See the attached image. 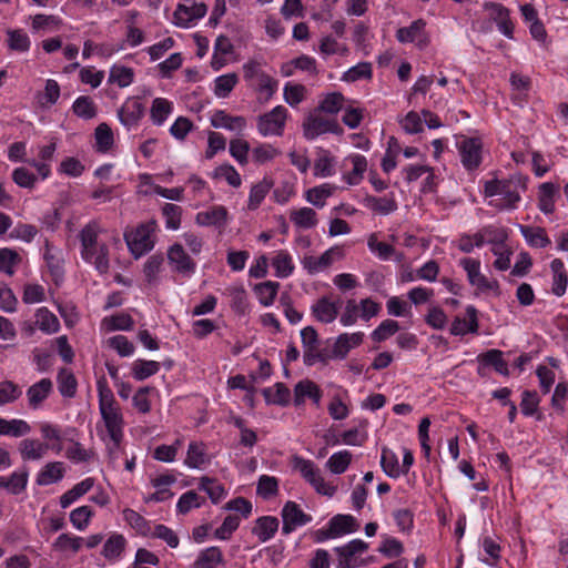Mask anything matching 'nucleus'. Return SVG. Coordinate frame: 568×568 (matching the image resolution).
<instances>
[{
  "label": "nucleus",
  "mask_w": 568,
  "mask_h": 568,
  "mask_svg": "<svg viewBox=\"0 0 568 568\" xmlns=\"http://www.w3.org/2000/svg\"><path fill=\"white\" fill-rule=\"evenodd\" d=\"M101 230L95 222H90L80 232L82 257L85 261H93L95 268L105 274L109 270V248L104 243H98Z\"/></svg>",
  "instance_id": "f257e3e1"
},
{
  "label": "nucleus",
  "mask_w": 568,
  "mask_h": 568,
  "mask_svg": "<svg viewBox=\"0 0 568 568\" xmlns=\"http://www.w3.org/2000/svg\"><path fill=\"white\" fill-rule=\"evenodd\" d=\"M293 468L314 487V489L324 496L332 497L336 493V487L326 483L321 476L320 468L310 459L300 456L293 457Z\"/></svg>",
  "instance_id": "f03ea898"
},
{
  "label": "nucleus",
  "mask_w": 568,
  "mask_h": 568,
  "mask_svg": "<svg viewBox=\"0 0 568 568\" xmlns=\"http://www.w3.org/2000/svg\"><path fill=\"white\" fill-rule=\"evenodd\" d=\"M155 221H150L140 224L131 232L124 233L126 244L135 257H140L153 248L152 233L155 231Z\"/></svg>",
  "instance_id": "7ed1b4c3"
},
{
  "label": "nucleus",
  "mask_w": 568,
  "mask_h": 568,
  "mask_svg": "<svg viewBox=\"0 0 568 568\" xmlns=\"http://www.w3.org/2000/svg\"><path fill=\"white\" fill-rule=\"evenodd\" d=\"M287 119V110L277 105L272 111L258 116L257 129L263 136L276 135L281 136L284 132Z\"/></svg>",
  "instance_id": "20e7f679"
},
{
  "label": "nucleus",
  "mask_w": 568,
  "mask_h": 568,
  "mask_svg": "<svg viewBox=\"0 0 568 568\" xmlns=\"http://www.w3.org/2000/svg\"><path fill=\"white\" fill-rule=\"evenodd\" d=\"M338 130L339 126L335 120L323 116L316 109L306 116L303 123V133L307 140H313L327 132H337Z\"/></svg>",
  "instance_id": "39448f33"
},
{
  "label": "nucleus",
  "mask_w": 568,
  "mask_h": 568,
  "mask_svg": "<svg viewBox=\"0 0 568 568\" xmlns=\"http://www.w3.org/2000/svg\"><path fill=\"white\" fill-rule=\"evenodd\" d=\"M460 160L468 171L476 170L481 163L483 143L478 138L463 136L457 143Z\"/></svg>",
  "instance_id": "423d86ee"
},
{
  "label": "nucleus",
  "mask_w": 568,
  "mask_h": 568,
  "mask_svg": "<svg viewBox=\"0 0 568 568\" xmlns=\"http://www.w3.org/2000/svg\"><path fill=\"white\" fill-rule=\"evenodd\" d=\"M283 519L282 532L291 534L297 527L306 525L312 517L305 514L295 501H286L281 513Z\"/></svg>",
  "instance_id": "0eeeda50"
},
{
  "label": "nucleus",
  "mask_w": 568,
  "mask_h": 568,
  "mask_svg": "<svg viewBox=\"0 0 568 568\" xmlns=\"http://www.w3.org/2000/svg\"><path fill=\"white\" fill-rule=\"evenodd\" d=\"M518 186L525 187V183L520 176H513L509 180H503L500 194L503 197L498 201H491L490 204L499 210L514 209L520 200Z\"/></svg>",
  "instance_id": "6e6552de"
},
{
  "label": "nucleus",
  "mask_w": 568,
  "mask_h": 568,
  "mask_svg": "<svg viewBox=\"0 0 568 568\" xmlns=\"http://www.w3.org/2000/svg\"><path fill=\"white\" fill-rule=\"evenodd\" d=\"M425 27V20L418 19L409 27L399 28L396 38L402 43L416 42L419 48H425L429 42Z\"/></svg>",
  "instance_id": "1a4fd4ad"
},
{
  "label": "nucleus",
  "mask_w": 568,
  "mask_h": 568,
  "mask_svg": "<svg viewBox=\"0 0 568 568\" xmlns=\"http://www.w3.org/2000/svg\"><path fill=\"white\" fill-rule=\"evenodd\" d=\"M100 413L104 420L111 442H114L115 448H119L123 437V418L119 406L100 409Z\"/></svg>",
  "instance_id": "9d476101"
},
{
  "label": "nucleus",
  "mask_w": 568,
  "mask_h": 568,
  "mask_svg": "<svg viewBox=\"0 0 568 568\" xmlns=\"http://www.w3.org/2000/svg\"><path fill=\"white\" fill-rule=\"evenodd\" d=\"M341 300H332L329 296L318 298L312 306V314L322 323L328 324L336 320L339 312Z\"/></svg>",
  "instance_id": "9b49d317"
},
{
  "label": "nucleus",
  "mask_w": 568,
  "mask_h": 568,
  "mask_svg": "<svg viewBox=\"0 0 568 568\" xmlns=\"http://www.w3.org/2000/svg\"><path fill=\"white\" fill-rule=\"evenodd\" d=\"M460 265L466 271L469 283L477 286L479 290L487 291L498 286L496 281L490 282L485 275L480 273V262L478 260L466 257L460 260Z\"/></svg>",
  "instance_id": "f8f14e48"
},
{
  "label": "nucleus",
  "mask_w": 568,
  "mask_h": 568,
  "mask_svg": "<svg viewBox=\"0 0 568 568\" xmlns=\"http://www.w3.org/2000/svg\"><path fill=\"white\" fill-rule=\"evenodd\" d=\"M143 115L144 105L135 98L128 99L118 111L121 123L128 129L136 126Z\"/></svg>",
  "instance_id": "ddd939ff"
},
{
  "label": "nucleus",
  "mask_w": 568,
  "mask_h": 568,
  "mask_svg": "<svg viewBox=\"0 0 568 568\" xmlns=\"http://www.w3.org/2000/svg\"><path fill=\"white\" fill-rule=\"evenodd\" d=\"M206 10L207 8L204 3L179 4L173 14L174 24L186 28L191 22L204 17Z\"/></svg>",
  "instance_id": "4468645a"
},
{
  "label": "nucleus",
  "mask_w": 568,
  "mask_h": 568,
  "mask_svg": "<svg viewBox=\"0 0 568 568\" xmlns=\"http://www.w3.org/2000/svg\"><path fill=\"white\" fill-rule=\"evenodd\" d=\"M364 334L362 332L356 333H343L337 336L332 349V357L337 359H344L348 352L363 343Z\"/></svg>",
  "instance_id": "2eb2a0df"
},
{
  "label": "nucleus",
  "mask_w": 568,
  "mask_h": 568,
  "mask_svg": "<svg viewBox=\"0 0 568 568\" xmlns=\"http://www.w3.org/2000/svg\"><path fill=\"white\" fill-rule=\"evenodd\" d=\"M168 260L179 273L191 274L195 270V262L186 254L181 244H173L168 252Z\"/></svg>",
  "instance_id": "dca6fc26"
},
{
  "label": "nucleus",
  "mask_w": 568,
  "mask_h": 568,
  "mask_svg": "<svg viewBox=\"0 0 568 568\" xmlns=\"http://www.w3.org/2000/svg\"><path fill=\"white\" fill-rule=\"evenodd\" d=\"M305 398L312 399V402L318 406L322 398L321 388L311 379H303L298 382L294 387V404L300 406L304 404Z\"/></svg>",
  "instance_id": "f3484780"
},
{
  "label": "nucleus",
  "mask_w": 568,
  "mask_h": 568,
  "mask_svg": "<svg viewBox=\"0 0 568 568\" xmlns=\"http://www.w3.org/2000/svg\"><path fill=\"white\" fill-rule=\"evenodd\" d=\"M466 315L468 320L455 317L450 326L452 335H465L467 333H478L479 324L477 318V310L474 306L466 308Z\"/></svg>",
  "instance_id": "a211bd4d"
},
{
  "label": "nucleus",
  "mask_w": 568,
  "mask_h": 568,
  "mask_svg": "<svg viewBox=\"0 0 568 568\" xmlns=\"http://www.w3.org/2000/svg\"><path fill=\"white\" fill-rule=\"evenodd\" d=\"M49 445L33 438H26L19 443V452L23 460H39L44 457Z\"/></svg>",
  "instance_id": "6ab92c4d"
},
{
  "label": "nucleus",
  "mask_w": 568,
  "mask_h": 568,
  "mask_svg": "<svg viewBox=\"0 0 568 568\" xmlns=\"http://www.w3.org/2000/svg\"><path fill=\"white\" fill-rule=\"evenodd\" d=\"M280 521L273 516H263L256 519L252 529L253 535L257 536L260 541L265 542L277 531Z\"/></svg>",
  "instance_id": "aec40b11"
},
{
  "label": "nucleus",
  "mask_w": 568,
  "mask_h": 568,
  "mask_svg": "<svg viewBox=\"0 0 568 568\" xmlns=\"http://www.w3.org/2000/svg\"><path fill=\"white\" fill-rule=\"evenodd\" d=\"M227 220V211L224 206H214L196 215V222L203 226H224Z\"/></svg>",
  "instance_id": "412c9836"
},
{
  "label": "nucleus",
  "mask_w": 568,
  "mask_h": 568,
  "mask_svg": "<svg viewBox=\"0 0 568 568\" xmlns=\"http://www.w3.org/2000/svg\"><path fill=\"white\" fill-rule=\"evenodd\" d=\"M211 124L214 128L242 131L246 125V120L243 116H232L225 111L219 110L212 115Z\"/></svg>",
  "instance_id": "4be33fe9"
},
{
  "label": "nucleus",
  "mask_w": 568,
  "mask_h": 568,
  "mask_svg": "<svg viewBox=\"0 0 568 568\" xmlns=\"http://www.w3.org/2000/svg\"><path fill=\"white\" fill-rule=\"evenodd\" d=\"M52 382L49 378H42L33 384L27 390L28 402L32 408H37L51 393Z\"/></svg>",
  "instance_id": "5701e85b"
},
{
  "label": "nucleus",
  "mask_w": 568,
  "mask_h": 568,
  "mask_svg": "<svg viewBox=\"0 0 568 568\" xmlns=\"http://www.w3.org/2000/svg\"><path fill=\"white\" fill-rule=\"evenodd\" d=\"M31 432V426L22 419L0 418V436L22 437Z\"/></svg>",
  "instance_id": "b1692460"
},
{
  "label": "nucleus",
  "mask_w": 568,
  "mask_h": 568,
  "mask_svg": "<svg viewBox=\"0 0 568 568\" xmlns=\"http://www.w3.org/2000/svg\"><path fill=\"white\" fill-rule=\"evenodd\" d=\"M94 485L93 478H87L79 484L74 485L70 490L60 497V505L62 508L69 507L77 499L85 495Z\"/></svg>",
  "instance_id": "393cba45"
},
{
  "label": "nucleus",
  "mask_w": 568,
  "mask_h": 568,
  "mask_svg": "<svg viewBox=\"0 0 568 568\" xmlns=\"http://www.w3.org/2000/svg\"><path fill=\"white\" fill-rule=\"evenodd\" d=\"M64 474L63 464L60 462H52L47 464L37 477V484L40 486L49 485L59 481Z\"/></svg>",
  "instance_id": "a878e982"
},
{
  "label": "nucleus",
  "mask_w": 568,
  "mask_h": 568,
  "mask_svg": "<svg viewBox=\"0 0 568 568\" xmlns=\"http://www.w3.org/2000/svg\"><path fill=\"white\" fill-rule=\"evenodd\" d=\"M367 246L371 252L375 253L383 261H387L394 255H396L397 261H402L403 258V254H396V251L392 245L379 242L376 233L369 235Z\"/></svg>",
  "instance_id": "bb28decb"
},
{
  "label": "nucleus",
  "mask_w": 568,
  "mask_h": 568,
  "mask_svg": "<svg viewBox=\"0 0 568 568\" xmlns=\"http://www.w3.org/2000/svg\"><path fill=\"white\" fill-rule=\"evenodd\" d=\"M126 546V540L122 535H112L103 545L102 555L105 559L113 561L120 558Z\"/></svg>",
  "instance_id": "cd10ccee"
},
{
  "label": "nucleus",
  "mask_w": 568,
  "mask_h": 568,
  "mask_svg": "<svg viewBox=\"0 0 568 568\" xmlns=\"http://www.w3.org/2000/svg\"><path fill=\"white\" fill-rule=\"evenodd\" d=\"M263 395L267 404L285 406L290 403V389L283 383H276L274 387L263 389Z\"/></svg>",
  "instance_id": "c85d7f7f"
},
{
  "label": "nucleus",
  "mask_w": 568,
  "mask_h": 568,
  "mask_svg": "<svg viewBox=\"0 0 568 568\" xmlns=\"http://www.w3.org/2000/svg\"><path fill=\"white\" fill-rule=\"evenodd\" d=\"M57 379L59 392L63 397L72 398L75 396L78 382L71 371L61 368Z\"/></svg>",
  "instance_id": "c756f323"
},
{
  "label": "nucleus",
  "mask_w": 568,
  "mask_h": 568,
  "mask_svg": "<svg viewBox=\"0 0 568 568\" xmlns=\"http://www.w3.org/2000/svg\"><path fill=\"white\" fill-rule=\"evenodd\" d=\"M520 233L525 240L535 247H546L550 244L545 229L519 225Z\"/></svg>",
  "instance_id": "7c9ffc66"
},
{
  "label": "nucleus",
  "mask_w": 568,
  "mask_h": 568,
  "mask_svg": "<svg viewBox=\"0 0 568 568\" xmlns=\"http://www.w3.org/2000/svg\"><path fill=\"white\" fill-rule=\"evenodd\" d=\"M291 221L301 229H312L317 224V214L311 207L293 210L290 213Z\"/></svg>",
  "instance_id": "2f4dec72"
},
{
  "label": "nucleus",
  "mask_w": 568,
  "mask_h": 568,
  "mask_svg": "<svg viewBox=\"0 0 568 568\" xmlns=\"http://www.w3.org/2000/svg\"><path fill=\"white\" fill-rule=\"evenodd\" d=\"M335 189L334 185L328 183L312 187L305 193L306 201L317 207H323L325 200L334 193Z\"/></svg>",
  "instance_id": "473e14b6"
},
{
  "label": "nucleus",
  "mask_w": 568,
  "mask_h": 568,
  "mask_svg": "<svg viewBox=\"0 0 568 568\" xmlns=\"http://www.w3.org/2000/svg\"><path fill=\"white\" fill-rule=\"evenodd\" d=\"M558 193V186L554 183H542L539 187V209L546 213H552L555 210L554 197Z\"/></svg>",
  "instance_id": "72a5a7b5"
},
{
  "label": "nucleus",
  "mask_w": 568,
  "mask_h": 568,
  "mask_svg": "<svg viewBox=\"0 0 568 568\" xmlns=\"http://www.w3.org/2000/svg\"><path fill=\"white\" fill-rule=\"evenodd\" d=\"M273 186L272 180L264 178L262 181L254 184L250 192L248 197V209L250 210H256L266 194L270 192V190Z\"/></svg>",
  "instance_id": "f704fd0d"
},
{
  "label": "nucleus",
  "mask_w": 568,
  "mask_h": 568,
  "mask_svg": "<svg viewBox=\"0 0 568 568\" xmlns=\"http://www.w3.org/2000/svg\"><path fill=\"white\" fill-rule=\"evenodd\" d=\"M365 204L373 212L382 214V215H387V214L394 212L395 210H397V204H396L394 197L366 196Z\"/></svg>",
  "instance_id": "c9c22d12"
},
{
  "label": "nucleus",
  "mask_w": 568,
  "mask_h": 568,
  "mask_svg": "<svg viewBox=\"0 0 568 568\" xmlns=\"http://www.w3.org/2000/svg\"><path fill=\"white\" fill-rule=\"evenodd\" d=\"M222 560V551L217 547H210L200 552L193 568H215Z\"/></svg>",
  "instance_id": "e433bc0d"
},
{
  "label": "nucleus",
  "mask_w": 568,
  "mask_h": 568,
  "mask_svg": "<svg viewBox=\"0 0 568 568\" xmlns=\"http://www.w3.org/2000/svg\"><path fill=\"white\" fill-rule=\"evenodd\" d=\"M205 463L206 454L204 444L192 442L187 448L185 464L191 468H201Z\"/></svg>",
  "instance_id": "4c0bfd02"
},
{
  "label": "nucleus",
  "mask_w": 568,
  "mask_h": 568,
  "mask_svg": "<svg viewBox=\"0 0 568 568\" xmlns=\"http://www.w3.org/2000/svg\"><path fill=\"white\" fill-rule=\"evenodd\" d=\"M124 520L140 535L150 536L151 535V526L150 523L136 513L133 509H124L123 511Z\"/></svg>",
  "instance_id": "58836bf2"
},
{
  "label": "nucleus",
  "mask_w": 568,
  "mask_h": 568,
  "mask_svg": "<svg viewBox=\"0 0 568 568\" xmlns=\"http://www.w3.org/2000/svg\"><path fill=\"white\" fill-rule=\"evenodd\" d=\"M37 324L39 328L48 334L58 332L60 327L59 320L48 308L41 307L36 313Z\"/></svg>",
  "instance_id": "ea45409f"
},
{
  "label": "nucleus",
  "mask_w": 568,
  "mask_h": 568,
  "mask_svg": "<svg viewBox=\"0 0 568 568\" xmlns=\"http://www.w3.org/2000/svg\"><path fill=\"white\" fill-rule=\"evenodd\" d=\"M329 523L336 537L343 534L354 532L358 527L356 519L351 515H336Z\"/></svg>",
  "instance_id": "a19ab883"
},
{
  "label": "nucleus",
  "mask_w": 568,
  "mask_h": 568,
  "mask_svg": "<svg viewBox=\"0 0 568 568\" xmlns=\"http://www.w3.org/2000/svg\"><path fill=\"white\" fill-rule=\"evenodd\" d=\"M159 369V362L138 359L132 366V375L136 381H144L148 377L156 374Z\"/></svg>",
  "instance_id": "79ce46f5"
},
{
  "label": "nucleus",
  "mask_w": 568,
  "mask_h": 568,
  "mask_svg": "<svg viewBox=\"0 0 568 568\" xmlns=\"http://www.w3.org/2000/svg\"><path fill=\"white\" fill-rule=\"evenodd\" d=\"M134 72L131 68L124 65H113L110 70L109 82L115 83L120 88L129 87L133 81Z\"/></svg>",
  "instance_id": "37998d69"
},
{
  "label": "nucleus",
  "mask_w": 568,
  "mask_h": 568,
  "mask_svg": "<svg viewBox=\"0 0 568 568\" xmlns=\"http://www.w3.org/2000/svg\"><path fill=\"white\" fill-rule=\"evenodd\" d=\"M278 287V283L267 281L264 283L256 284L254 291L258 296L261 304H263L264 306H270L271 304H273L276 297Z\"/></svg>",
  "instance_id": "c03bdc74"
},
{
  "label": "nucleus",
  "mask_w": 568,
  "mask_h": 568,
  "mask_svg": "<svg viewBox=\"0 0 568 568\" xmlns=\"http://www.w3.org/2000/svg\"><path fill=\"white\" fill-rule=\"evenodd\" d=\"M345 98L341 92L328 93L317 106V111L336 114L343 108Z\"/></svg>",
  "instance_id": "a18cd8bd"
},
{
  "label": "nucleus",
  "mask_w": 568,
  "mask_h": 568,
  "mask_svg": "<svg viewBox=\"0 0 568 568\" xmlns=\"http://www.w3.org/2000/svg\"><path fill=\"white\" fill-rule=\"evenodd\" d=\"M381 465L385 474L392 478H397L402 474L397 456L387 448H383Z\"/></svg>",
  "instance_id": "49530a36"
},
{
  "label": "nucleus",
  "mask_w": 568,
  "mask_h": 568,
  "mask_svg": "<svg viewBox=\"0 0 568 568\" xmlns=\"http://www.w3.org/2000/svg\"><path fill=\"white\" fill-rule=\"evenodd\" d=\"M352 462V454L348 450H342L333 454L327 463V468L333 474H343Z\"/></svg>",
  "instance_id": "de8ad7c7"
},
{
  "label": "nucleus",
  "mask_w": 568,
  "mask_h": 568,
  "mask_svg": "<svg viewBox=\"0 0 568 568\" xmlns=\"http://www.w3.org/2000/svg\"><path fill=\"white\" fill-rule=\"evenodd\" d=\"M72 110L75 115L83 119H92L97 115V106L89 97H79L73 105Z\"/></svg>",
  "instance_id": "09e8293b"
},
{
  "label": "nucleus",
  "mask_w": 568,
  "mask_h": 568,
  "mask_svg": "<svg viewBox=\"0 0 568 568\" xmlns=\"http://www.w3.org/2000/svg\"><path fill=\"white\" fill-rule=\"evenodd\" d=\"M171 110H172L171 103L166 99H163V98L154 99L152 102V106H151L152 121L155 124L161 125L165 121L168 115L171 113Z\"/></svg>",
  "instance_id": "8fccbe9b"
},
{
  "label": "nucleus",
  "mask_w": 568,
  "mask_h": 568,
  "mask_svg": "<svg viewBox=\"0 0 568 568\" xmlns=\"http://www.w3.org/2000/svg\"><path fill=\"white\" fill-rule=\"evenodd\" d=\"M199 488L204 490L214 504H217L225 495L224 487L215 479L209 477L200 479Z\"/></svg>",
  "instance_id": "3c124183"
},
{
  "label": "nucleus",
  "mask_w": 568,
  "mask_h": 568,
  "mask_svg": "<svg viewBox=\"0 0 568 568\" xmlns=\"http://www.w3.org/2000/svg\"><path fill=\"white\" fill-rule=\"evenodd\" d=\"M239 81L236 73H227L215 80L214 93L220 98H226Z\"/></svg>",
  "instance_id": "603ef678"
},
{
  "label": "nucleus",
  "mask_w": 568,
  "mask_h": 568,
  "mask_svg": "<svg viewBox=\"0 0 568 568\" xmlns=\"http://www.w3.org/2000/svg\"><path fill=\"white\" fill-rule=\"evenodd\" d=\"M22 392L12 381L0 382V406L16 402Z\"/></svg>",
  "instance_id": "864d4df0"
},
{
  "label": "nucleus",
  "mask_w": 568,
  "mask_h": 568,
  "mask_svg": "<svg viewBox=\"0 0 568 568\" xmlns=\"http://www.w3.org/2000/svg\"><path fill=\"white\" fill-rule=\"evenodd\" d=\"M95 142L100 152H106L113 144V133L106 123H101L95 129Z\"/></svg>",
  "instance_id": "5fc2aeb1"
},
{
  "label": "nucleus",
  "mask_w": 568,
  "mask_h": 568,
  "mask_svg": "<svg viewBox=\"0 0 568 568\" xmlns=\"http://www.w3.org/2000/svg\"><path fill=\"white\" fill-rule=\"evenodd\" d=\"M28 477L29 474L26 469L12 473L6 481L7 490L12 495L21 494L27 487Z\"/></svg>",
  "instance_id": "6e6d98bb"
},
{
  "label": "nucleus",
  "mask_w": 568,
  "mask_h": 568,
  "mask_svg": "<svg viewBox=\"0 0 568 568\" xmlns=\"http://www.w3.org/2000/svg\"><path fill=\"white\" fill-rule=\"evenodd\" d=\"M483 361L491 365L495 371L504 376L509 375L508 365L503 359V353L498 349H490L483 355Z\"/></svg>",
  "instance_id": "4d7b16f0"
},
{
  "label": "nucleus",
  "mask_w": 568,
  "mask_h": 568,
  "mask_svg": "<svg viewBox=\"0 0 568 568\" xmlns=\"http://www.w3.org/2000/svg\"><path fill=\"white\" fill-rule=\"evenodd\" d=\"M303 264L310 273H316L332 264V250L326 251L318 258L314 256H305Z\"/></svg>",
  "instance_id": "13d9d810"
},
{
  "label": "nucleus",
  "mask_w": 568,
  "mask_h": 568,
  "mask_svg": "<svg viewBox=\"0 0 568 568\" xmlns=\"http://www.w3.org/2000/svg\"><path fill=\"white\" fill-rule=\"evenodd\" d=\"M53 548L58 551H67L68 549L72 552H78L82 546L81 537H73L68 534H61L53 542Z\"/></svg>",
  "instance_id": "bf43d9fd"
},
{
  "label": "nucleus",
  "mask_w": 568,
  "mask_h": 568,
  "mask_svg": "<svg viewBox=\"0 0 568 568\" xmlns=\"http://www.w3.org/2000/svg\"><path fill=\"white\" fill-rule=\"evenodd\" d=\"M204 503V498L200 497L194 490L183 494L176 505L179 513L186 514L192 508H199Z\"/></svg>",
  "instance_id": "052dcab7"
},
{
  "label": "nucleus",
  "mask_w": 568,
  "mask_h": 568,
  "mask_svg": "<svg viewBox=\"0 0 568 568\" xmlns=\"http://www.w3.org/2000/svg\"><path fill=\"white\" fill-rule=\"evenodd\" d=\"M348 161L353 165L352 174L348 176L347 182L349 184H357L362 178L364 172L367 169V161L365 156L361 154H353L348 158Z\"/></svg>",
  "instance_id": "680f3d73"
},
{
  "label": "nucleus",
  "mask_w": 568,
  "mask_h": 568,
  "mask_svg": "<svg viewBox=\"0 0 568 568\" xmlns=\"http://www.w3.org/2000/svg\"><path fill=\"white\" fill-rule=\"evenodd\" d=\"M272 264L276 271V276L278 277H287L294 270L290 254L284 251L280 252L274 257Z\"/></svg>",
  "instance_id": "e2e57ef3"
},
{
  "label": "nucleus",
  "mask_w": 568,
  "mask_h": 568,
  "mask_svg": "<svg viewBox=\"0 0 568 568\" xmlns=\"http://www.w3.org/2000/svg\"><path fill=\"white\" fill-rule=\"evenodd\" d=\"M162 213L165 217V224L168 229L178 230L180 227L182 215L181 206L166 203L162 209Z\"/></svg>",
  "instance_id": "0e129e2a"
},
{
  "label": "nucleus",
  "mask_w": 568,
  "mask_h": 568,
  "mask_svg": "<svg viewBox=\"0 0 568 568\" xmlns=\"http://www.w3.org/2000/svg\"><path fill=\"white\" fill-rule=\"evenodd\" d=\"M399 325L396 321L386 320L379 324V326L372 333L373 341L379 343L387 339L389 336L397 333Z\"/></svg>",
  "instance_id": "69168bd1"
},
{
  "label": "nucleus",
  "mask_w": 568,
  "mask_h": 568,
  "mask_svg": "<svg viewBox=\"0 0 568 568\" xmlns=\"http://www.w3.org/2000/svg\"><path fill=\"white\" fill-rule=\"evenodd\" d=\"M8 44L11 50L24 52L29 50L30 40L27 33L21 30H9L8 32Z\"/></svg>",
  "instance_id": "338daca9"
},
{
  "label": "nucleus",
  "mask_w": 568,
  "mask_h": 568,
  "mask_svg": "<svg viewBox=\"0 0 568 568\" xmlns=\"http://www.w3.org/2000/svg\"><path fill=\"white\" fill-rule=\"evenodd\" d=\"M278 491V483L275 477L263 475L257 483V494L263 498L275 496Z\"/></svg>",
  "instance_id": "774afa93"
}]
</instances>
